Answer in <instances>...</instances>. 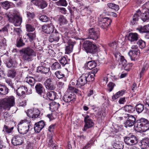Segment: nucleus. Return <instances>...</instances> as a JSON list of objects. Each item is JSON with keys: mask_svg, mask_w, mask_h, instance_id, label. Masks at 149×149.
Returning <instances> with one entry per match:
<instances>
[{"mask_svg": "<svg viewBox=\"0 0 149 149\" xmlns=\"http://www.w3.org/2000/svg\"><path fill=\"white\" fill-rule=\"evenodd\" d=\"M15 104V98L13 96L0 100V116L4 118H7L9 114L5 111L9 110Z\"/></svg>", "mask_w": 149, "mask_h": 149, "instance_id": "obj_1", "label": "nucleus"}, {"mask_svg": "<svg viewBox=\"0 0 149 149\" xmlns=\"http://www.w3.org/2000/svg\"><path fill=\"white\" fill-rule=\"evenodd\" d=\"M22 59L24 61H32L36 56V53L33 49L29 47L22 49L20 51Z\"/></svg>", "mask_w": 149, "mask_h": 149, "instance_id": "obj_2", "label": "nucleus"}, {"mask_svg": "<svg viewBox=\"0 0 149 149\" xmlns=\"http://www.w3.org/2000/svg\"><path fill=\"white\" fill-rule=\"evenodd\" d=\"M134 127L136 130L145 132L149 129V122L147 120L141 118L138 121Z\"/></svg>", "mask_w": 149, "mask_h": 149, "instance_id": "obj_3", "label": "nucleus"}, {"mask_svg": "<svg viewBox=\"0 0 149 149\" xmlns=\"http://www.w3.org/2000/svg\"><path fill=\"white\" fill-rule=\"evenodd\" d=\"M5 17L7 18L9 21L13 23L15 26H20L22 22V18L20 16L17 15H13L10 13L5 14Z\"/></svg>", "mask_w": 149, "mask_h": 149, "instance_id": "obj_4", "label": "nucleus"}, {"mask_svg": "<svg viewBox=\"0 0 149 149\" xmlns=\"http://www.w3.org/2000/svg\"><path fill=\"white\" fill-rule=\"evenodd\" d=\"M83 47L87 53L94 54L97 51V47L89 40H86L83 45Z\"/></svg>", "mask_w": 149, "mask_h": 149, "instance_id": "obj_5", "label": "nucleus"}, {"mask_svg": "<svg viewBox=\"0 0 149 149\" xmlns=\"http://www.w3.org/2000/svg\"><path fill=\"white\" fill-rule=\"evenodd\" d=\"M99 31L95 29L92 28L89 29L88 36L87 38L85 39L88 38L96 40L99 38Z\"/></svg>", "mask_w": 149, "mask_h": 149, "instance_id": "obj_6", "label": "nucleus"}, {"mask_svg": "<svg viewBox=\"0 0 149 149\" xmlns=\"http://www.w3.org/2000/svg\"><path fill=\"white\" fill-rule=\"evenodd\" d=\"M88 75L85 74H82L77 80L76 85L77 87H80L86 84L88 81H89V78L88 77Z\"/></svg>", "mask_w": 149, "mask_h": 149, "instance_id": "obj_7", "label": "nucleus"}, {"mask_svg": "<svg viewBox=\"0 0 149 149\" xmlns=\"http://www.w3.org/2000/svg\"><path fill=\"white\" fill-rule=\"evenodd\" d=\"M111 22V20L110 19L107 17H104L100 19L99 25L100 27L106 31L107 27L110 24Z\"/></svg>", "mask_w": 149, "mask_h": 149, "instance_id": "obj_8", "label": "nucleus"}, {"mask_svg": "<svg viewBox=\"0 0 149 149\" xmlns=\"http://www.w3.org/2000/svg\"><path fill=\"white\" fill-rule=\"evenodd\" d=\"M40 113L39 110L38 109L35 108L28 109L26 112V113L28 116L34 118L38 117Z\"/></svg>", "mask_w": 149, "mask_h": 149, "instance_id": "obj_9", "label": "nucleus"}, {"mask_svg": "<svg viewBox=\"0 0 149 149\" xmlns=\"http://www.w3.org/2000/svg\"><path fill=\"white\" fill-rule=\"evenodd\" d=\"M54 27L53 24H47L42 26V31L47 34H50L53 33L54 30Z\"/></svg>", "mask_w": 149, "mask_h": 149, "instance_id": "obj_10", "label": "nucleus"}, {"mask_svg": "<svg viewBox=\"0 0 149 149\" xmlns=\"http://www.w3.org/2000/svg\"><path fill=\"white\" fill-rule=\"evenodd\" d=\"M124 141L126 144L129 145L136 144L138 141L136 136L134 135H132L130 137H125Z\"/></svg>", "mask_w": 149, "mask_h": 149, "instance_id": "obj_11", "label": "nucleus"}, {"mask_svg": "<svg viewBox=\"0 0 149 149\" xmlns=\"http://www.w3.org/2000/svg\"><path fill=\"white\" fill-rule=\"evenodd\" d=\"M127 118L125 123V126L126 127H132L134 125L136 121V118L134 116L132 115L127 114Z\"/></svg>", "mask_w": 149, "mask_h": 149, "instance_id": "obj_12", "label": "nucleus"}, {"mask_svg": "<svg viewBox=\"0 0 149 149\" xmlns=\"http://www.w3.org/2000/svg\"><path fill=\"white\" fill-rule=\"evenodd\" d=\"M135 111L134 108L132 106L128 105L125 106L123 107L117 111L121 114H124V111L126 112L131 113H133Z\"/></svg>", "mask_w": 149, "mask_h": 149, "instance_id": "obj_13", "label": "nucleus"}, {"mask_svg": "<svg viewBox=\"0 0 149 149\" xmlns=\"http://www.w3.org/2000/svg\"><path fill=\"white\" fill-rule=\"evenodd\" d=\"M84 121L85 123L84 130H85L92 127L94 125L92 120L90 118V116L88 115L85 117Z\"/></svg>", "mask_w": 149, "mask_h": 149, "instance_id": "obj_14", "label": "nucleus"}, {"mask_svg": "<svg viewBox=\"0 0 149 149\" xmlns=\"http://www.w3.org/2000/svg\"><path fill=\"white\" fill-rule=\"evenodd\" d=\"M33 3L38 8L43 9L47 7L48 3L45 0H33Z\"/></svg>", "mask_w": 149, "mask_h": 149, "instance_id": "obj_15", "label": "nucleus"}, {"mask_svg": "<svg viewBox=\"0 0 149 149\" xmlns=\"http://www.w3.org/2000/svg\"><path fill=\"white\" fill-rule=\"evenodd\" d=\"M23 137L20 135L14 136L12 139V143L14 146L21 144L23 143Z\"/></svg>", "mask_w": 149, "mask_h": 149, "instance_id": "obj_16", "label": "nucleus"}, {"mask_svg": "<svg viewBox=\"0 0 149 149\" xmlns=\"http://www.w3.org/2000/svg\"><path fill=\"white\" fill-rule=\"evenodd\" d=\"M52 79L49 78L45 82L44 85L46 88L49 90H53L55 88L52 83Z\"/></svg>", "mask_w": 149, "mask_h": 149, "instance_id": "obj_17", "label": "nucleus"}, {"mask_svg": "<svg viewBox=\"0 0 149 149\" xmlns=\"http://www.w3.org/2000/svg\"><path fill=\"white\" fill-rule=\"evenodd\" d=\"M45 125L44 122L41 120L35 124L34 129L35 132H39L44 127Z\"/></svg>", "mask_w": 149, "mask_h": 149, "instance_id": "obj_18", "label": "nucleus"}, {"mask_svg": "<svg viewBox=\"0 0 149 149\" xmlns=\"http://www.w3.org/2000/svg\"><path fill=\"white\" fill-rule=\"evenodd\" d=\"M59 39V34L57 32H55L52 34L49 37L48 40L51 42L54 41H58Z\"/></svg>", "mask_w": 149, "mask_h": 149, "instance_id": "obj_19", "label": "nucleus"}, {"mask_svg": "<svg viewBox=\"0 0 149 149\" xmlns=\"http://www.w3.org/2000/svg\"><path fill=\"white\" fill-rule=\"evenodd\" d=\"M36 93L40 96H42L44 93L45 89L40 84H37L35 87Z\"/></svg>", "mask_w": 149, "mask_h": 149, "instance_id": "obj_20", "label": "nucleus"}, {"mask_svg": "<svg viewBox=\"0 0 149 149\" xmlns=\"http://www.w3.org/2000/svg\"><path fill=\"white\" fill-rule=\"evenodd\" d=\"M27 88L25 86H20L16 90L17 95L19 97L23 96L25 93Z\"/></svg>", "mask_w": 149, "mask_h": 149, "instance_id": "obj_21", "label": "nucleus"}, {"mask_svg": "<svg viewBox=\"0 0 149 149\" xmlns=\"http://www.w3.org/2000/svg\"><path fill=\"white\" fill-rule=\"evenodd\" d=\"M50 70V69L49 68H47L43 66H40L37 68L36 72H37L41 74H46L49 72Z\"/></svg>", "mask_w": 149, "mask_h": 149, "instance_id": "obj_22", "label": "nucleus"}, {"mask_svg": "<svg viewBox=\"0 0 149 149\" xmlns=\"http://www.w3.org/2000/svg\"><path fill=\"white\" fill-rule=\"evenodd\" d=\"M29 127L19 124V126L18 128L19 132L22 134H26L29 131Z\"/></svg>", "mask_w": 149, "mask_h": 149, "instance_id": "obj_23", "label": "nucleus"}, {"mask_svg": "<svg viewBox=\"0 0 149 149\" xmlns=\"http://www.w3.org/2000/svg\"><path fill=\"white\" fill-rule=\"evenodd\" d=\"M74 93H69L68 95L67 94V93L64 95L63 97V100L64 101L66 102H68L72 101L74 98Z\"/></svg>", "mask_w": 149, "mask_h": 149, "instance_id": "obj_24", "label": "nucleus"}, {"mask_svg": "<svg viewBox=\"0 0 149 149\" xmlns=\"http://www.w3.org/2000/svg\"><path fill=\"white\" fill-rule=\"evenodd\" d=\"M19 124L30 127L31 126L32 124L31 123V119L29 118H26L20 120Z\"/></svg>", "mask_w": 149, "mask_h": 149, "instance_id": "obj_25", "label": "nucleus"}, {"mask_svg": "<svg viewBox=\"0 0 149 149\" xmlns=\"http://www.w3.org/2000/svg\"><path fill=\"white\" fill-rule=\"evenodd\" d=\"M138 38V34L136 33H130L128 36V40L131 42L136 41L137 40Z\"/></svg>", "mask_w": 149, "mask_h": 149, "instance_id": "obj_26", "label": "nucleus"}, {"mask_svg": "<svg viewBox=\"0 0 149 149\" xmlns=\"http://www.w3.org/2000/svg\"><path fill=\"white\" fill-rule=\"evenodd\" d=\"M60 106L58 103L53 102L49 104L50 110L52 111L57 110Z\"/></svg>", "mask_w": 149, "mask_h": 149, "instance_id": "obj_27", "label": "nucleus"}, {"mask_svg": "<svg viewBox=\"0 0 149 149\" xmlns=\"http://www.w3.org/2000/svg\"><path fill=\"white\" fill-rule=\"evenodd\" d=\"M136 30H138L140 33H149V25H145L143 27L139 26L136 28Z\"/></svg>", "mask_w": 149, "mask_h": 149, "instance_id": "obj_28", "label": "nucleus"}, {"mask_svg": "<svg viewBox=\"0 0 149 149\" xmlns=\"http://www.w3.org/2000/svg\"><path fill=\"white\" fill-rule=\"evenodd\" d=\"M13 4L8 1H3L1 3V6L4 9L7 10L12 6Z\"/></svg>", "mask_w": 149, "mask_h": 149, "instance_id": "obj_29", "label": "nucleus"}, {"mask_svg": "<svg viewBox=\"0 0 149 149\" xmlns=\"http://www.w3.org/2000/svg\"><path fill=\"white\" fill-rule=\"evenodd\" d=\"M8 93V89L5 85L0 84V94L5 95Z\"/></svg>", "mask_w": 149, "mask_h": 149, "instance_id": "obj_30", "label": "nucleus"}, {"mask_svg": "<svg viewBox=\"0 0 149 149\" xmlns=\"http://www.w3.org/2000/svg\"><path fill=\"white\" fill-rule=\"evenodd\" d=\"M125 91L124 90H121L115 94L114 95H113L112 97V98L113 100H115L119 97L122 96L125 93Z\"/></svg>", "mask_w": 149, "mask_h": 149, "instance_id": "obj_31", "label": "nucleus"}, {"mask_svg": "<svg viewBox=\"0 0 149 149\" xmlns=\"http://www.w3.org/2000/svg\"><path fill=\"white\" fill-rule=\"evenodd\" d=\"M96 64L94 61H90L88 62L86 65L88 69L91 70L95 67Z\"/></svg>", "mask_w": 149, "mask_h": 149, "instance_id": "obj_32", "label": "nucleus"}, {"mask_svg": "<svg viewBox=\"0 0 149 149\" xmlns=\"http://www.w3.org/2000/svg\"><path fill=\"white\" fill-rule=\"evenodd\" d=\"M58 21L61 25L66 24L68 22L66 18L62 15H60L59 17Z\"/></svg>", "mask_w": 149, "mask_h": 149, "instance_id": "obj_33", "label": "nucleus"}, {"mask_svg": "<svg viewBox=\"0 0 149 149\" xmlns=\"http://www.w3.org/2000/svg\"><path fill=\"white\" fill-rule=\"evenodd\" d=\"M74 45L73 44H69L66 47L65 49V54H69L71 53L73 50Z\"/></svg>", "mask_w": 149, "mask_h": 149, "instance_id": "obj_34", "label": "nucleus"}, {"mask_svg": "<svg viewBox=\"0 0 149 149\" xmlns=\"http://www.w3.org/2000/svg\"><path fill=\"white\" fill-rule=\"evenodd\" d=\"M139 54L137 53L136 54L135 53V51L132 50H130L128 53V54L132 61H135L136 56Z\"/></svg>", "mask_w": 149, "mask_h": 149, "instance_id": "obj_35", "label": "nucleus"}, {"mask_svg": "<svg viewBox=\"0 0 149 149\" xmlns=\"http://www.w3.org/2000/svg\"><path fill=\"white\" fill-rule=\"evenodd\" d=\"M142 149H149V140H144L142 142Z\"/></svg>", "mask_w": 149, "mask_h": 149, "instance_id": "obj_36", "label": "nucleus"}, {"mask_svg": "<svg viewBox=\"0 0 149 149\" xmlns=\"http://www.w3.org/2000/svg\"><path fill=\"white\" fill-rule=\"evenodd\" d=\"M113 147L115 149H123V143L121 142H117L113 145Z\"/></svg>", "mask_w": 149, "mask_h": 149, "instance_id": "obj_37", "label": "nucleus"}, {"mask_svg": "<svg viewBox=\"0 0 149 149\" xmlns=\"http://www.w3.org/2000/svg\"><path fill=\"white\" fill-rule=\"evenodd\" d=\"M56 93L53 91H51L47 93V95L49 99L53 100L56 97Z\"/></svg>", "mask_w": 149, "mask_h": 149, "instance_id": "obj_38", "label": "nucleus"}, {"mask_svg": "<svg viewBox=\"0 0 149 149\" xmlns=\"http://www.w3.org/2000/svg\"><path fill=\"white\" fill-rule=\"evenodd\" d=\"M148 66L149 65L147 63H146L144 64L142 68L141 71L139 75L140 77H141V76L144 74L147 70Z\"/></svg>", "mask_w": 149, "mask_h": 149, "instance_id": "obj_39", "label": "nucleus"}, {"mask_svg": "<svg viewBox=\"0 0 149 149\" xmlns=\"http://www.w3.org/2000/svg\"><path fill=\"white\" fill-rule=\"evenodd\" d=\"M26 82L31 86H34L35 83V79L32 77H27L26 78Z\"/></svg>", "mask_w": 149, "mask_h": 149, "instance_id": "obj_40", "label": "nucleus"}, {"mask_svg": "<svg viewBox=\"0 0 149 149\" xmlns=\"http://www.w3.org/2000/svg\"><path fill=\"white\" fill-rule=\"evenodd\" d=\"M141 18L143 22H145L147 20H149V13L146 12L143 14H141Z\"/></svg>", "mask_w": 149, "mask_h": 149, "instance_id": "obj_41", "label": "nucleus"}, {"mask_svg": "<svg viewBox=\"0 0 149 149\" xmlns=\"http://www.w3.org/2000/svg\"><path fill=\"white\" fill-rule=\"evenodd\" d=\"M56 4L58 6H66L68 3L66 0H59L56 2Z\"/></svg>", "mask_w": 149, "mask_h": 149, "instance_id": "obj_42", "label": "nucleus"}, {"mask_svg": "<svg viewBox=\"0 0 149 149\" xmlns=\"http://www.w3.org/2000/svg\"><path fill=\"white\" fill-rule=\"evenodd\" d=\"M12 28L11 26L8 24L7 25L4 26L2 29H0V33L7 32L8 30L10 31V30H12Z\"/></svg>", "mask_w": 149, "mask_h": 149, "instance_id": "obj_43", "label": "nucleus"}, {"mask_svg": "<svg viewBox=\"0 0 149 149\" xmlns=\"http://www.w3.org/2000/svg\"><path fill=\"white\" fill-rule=\"evenodd\" d=\"M107 6L110 8L115 10H118L119 8L118 5L112 3H108Z\"/></svg>", "mask_w": 149, "mask_h": 149, "instance_id": "obj_44", "label": "nucleus"}, {"mask_svg": "<svg viewBox=\"0 0 149 149\" xmlns=\"http://www.w3.org/2000/svg\"><path fill=\"white\" fill-rule=\"evenodd\" d=\"M136 109L138 113H141L144 109V106L141 104H138L136 106Z\"/></svg>", "mask_w": 149, "mask_h": 149, "instance_id": "obj_45", "label": "nucleus"}, {"mask_svg": "<svg viewBox=\"0 0 149 149\" xmlns=\"http://www.w3.org/2000/svg\"><path fill=\"white\" fill-rule=\"evenodd\" d=\"M16 74V71L14 70H11L8 71L7 76L8 77L13 78L15 77Z\"/></svg>", "mask_w": 149, "mask_h": 149, "instance_id": "obj_46", "label": "nucleus"}, {"mask_svg": "<svg viewBox=\"0 0 149 149\" xmlns=\"http://www.w3.org/2000/svg\"><path fill=\"white\" fill-rule=\"evenodd\" d=\"M58 60L60 63L63 66H64L67 63V61L66 58L64 56H61V58H59Z\"/></svg>", "mask_w": 149, "mask_h": 149, "instance_id": "obj_47", "label": "nucleus"}, {"mask_svg": "<svg viewBox=\"0 0 149 149\" xmlns=\"http://www.w3.org/2000/svg\"><path fill=\"white\" fill-rule=\"evenodd\" d=\"M14 127H9L5 125L3 130L8 133H11L12 132Z\"/></svg>", "mask_w": 149, "mask_h": 149, "instance_id": "obj_48", "label": "nucleus"}, {"mask_svg": "<svg viewBox=\"0 0 149 149\" xmlns=\"http://www.w3.org/2000/svg\"><path fill=\"white\" fill-rule=\"evenodd\" d=\"M137 44L141 49L144 48L146 46L145 42L142 40H139L137 42Z\"/></svg>", "mask_w": 149, "mask_h": 149, "instance_id": "obj_49", "label": "nucleus"}, {"mask_svg": "<svg viewBox=\"0 0 149 149\" xmlns=\"http://www.w3.org/2000/svg\"><path fill=\"white\" fill-rule=\"evenodd\" d=\"M61 68V65L58 62L54 63L51 66V68L53 70H56Z\"/></svg>", "mask_w": 149, "mask_h": 149, "instance_id": "obj_50", "label": "nucleus"}, {"mask_svg": "<svg viewBox=\"0 0 149 149\" xmlns=\"http://www.w3.org/2000/svg\"><path fill=\"white\" fill-rule=\"evenodd\" d=\"M140 15H141V11H137L136 13L134 14L133 18V22L138 20Z\"/></svg>", "mask_w": 149, "mask_h": 149, "instance_id": "obj_51", "label": "nucleus"}, {"mask_svg": "<svg viewBox=\"0 0 149 149\" xmlns=\"http://www.w3.org/2000/svg\"><path fill=\"white\" fill-rule=\"evenodd\" d=\"M55 75L56 77L58 79H61L64 76V74L59 71L56 72L55 73Z\"/></svg>", "mask_w": 149, "mask_h": 149, "instance_id": "obj_52", "label": "nucleus"}, {"mask_svg": "<svg viewBox=\"0 0 149 149\" xmlns=\"http://www.w3.org/2000/svg\"><path fill=\"white\" fill-rule=\"evenodd\" d=\"M6 66L9 68L15 66L13 61L11 59H9L8 61L6 63Z\"/></svg>", "mask_w": 149, "mask_h": 149, "instance_id": "obj_53", "label": "nucleus"}, {"mask_svg": "<svg viewBox=\"0 0 149 149\" xmlns=\"http://www.w3.org/2000/svg\"><path fill=\"white\" fill-rule=\"evenodd\" d=\"M39 19L42 22H47L48 20V18L45 15H42L39 17Z\"/></svg>", "mask_w": 149, "mask_h": 149, "instance_id": "obj_54", "label": "nucleus"}, {"mask_svg": "<svg viewBox=\"0 0 149 149\" xmlns=\"http://www.w3.org/2000/svg\"><path fill=\"white\" fill-rule=\"evenodd\" d=\"M30 41L33 40L36 37V35L34 33H28L27 34Z\"/></svg>", "mask_w": 149, "mask_h": 149, "instance_id": "obj_55", "label": "nucleus"}, {"mask_svg": "<svg viewBox=\"0 0 149 149\" xmlns=\"http://www.w3.org/2000/svg\"><path fill=\"white\" fill-rule=\"evenodd\" d=\"M138 47L136 45H133L131 47V48L132 49V50L135 51V53H140V51L138 48Z\"/></svg>", "mask_w": 149, "mask_h": 149, "instance_id": "obj_56", "label": "nucleus"}, {"mask_svg": "<svg viewBox=\"0 0 149 149\" xmlns=\"http://www.w3.org/2000/svg\"><path fill=\"white\" fill-rule=\"evenodd\" d=\"M24 45V43L23 42L22 39L20 38L17 41V46L18 47H22Z\"/></svg>", "mask_w": 149, "mask_h": 149, "instance_id": "obj_57", "label": "nucleus"}, {"mask_svg": "<svg viewBox=\"0 0 149 149\" xmlns=\"http://www.w3.org/2000/svg\"><path fill=\"white\" fill-rule=\"evenodd\" d=\"M26 28L27 30L29 32H32L34 30V28L31 25L27 24L26 25Z\"/></svg>", "mask_w": 149, "mask_h": 149, "instance_id": "obj_58", "label": "nucleus"}, {"mask_svg": "<svg viewBox=\"0 0 149 149\" xmlns=\"http://www.w3.org/2000/svg\"><path fill=\"white\" fill-rule=\"evenodd\" d=\"M115 84H114L112 82H110L108 85V90L109 92L113 90V87H114Z\"/></svg>", "mask_w": 149, "mask_h": 149, "instance_id": "obj_59", "label": "nucleus"}, {"mask_svg": "<svg viewBox=\"0 0 149 149\" xmlns=\"http://www.w3.org/2000/svg\"><path fill=\"white\" fill-rule=\"evenodd\" d=\"M5 81L9 86L12 88H13V84L12 82V80L10 79H6L5 80Z\"/></svg>", "mask_w": 149, "mask_h": 149, "instance_id": "obj_60", "label": "nucleus"}, {"mask_svg": "<svg viewBox=\"0 0 149 149\" xmlns=\"http://www.w3.org/2000/svg\"><path fill=\"white\" fill-rule=\"evenodd\" d=\"M86 74H87L88 75V77L89 78V81H93L94 80V74L92 73L91 74H90L89 73H86Z\"/></svg>", "mask_w": 149, "mask_h": 149, "instance_id": "obj_61", "label": "nucleus"}, {"mask_svg": "<svg viewBox=\"0 0 149 149\" xmlns=\"http://www.w3.org/2000/svg\"><path fill=\"white\" fill-rule=\"evenodd\" d=\"M26 101L25 100H22L21 99L19 100V102L18 103V105L19 107L24 106L26 105Z\"/></svg>", "mask_w": 149, "mask_h": 149, "instance_id": "obj_62", "label": "nucleus"}, {"mask_svg": "<svg viewBox=\"0 0 149 149\" xmlns=\"http://www.w3.org/2000/svg\"><path fill=\"white\" fill-rule=\"evenodd\" d=\"M68 92L69 93L72 94V93H74V86L70 85L68 90Z\"/></svg>", "mask_w": 149, "mask_h": 149, "instance_id": "obj_63", "label": "nucleus"}, {"mask_svg": "<svg viewBox=\"0 0 149 149\" xmlns=\"http://www.w3.org/2000/svg\"><path fill=\"white\" fill-rule=\"evenodd\" d=\"M13 31L15 34L17 35H19L22 32L21 29L19 28H14Z\"/></svg>", "mask_w": 149, "mask_h": 149, "instance_id": "obj_64", "label": "nucleus"}]
</instances>
